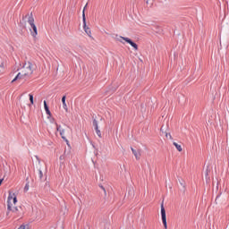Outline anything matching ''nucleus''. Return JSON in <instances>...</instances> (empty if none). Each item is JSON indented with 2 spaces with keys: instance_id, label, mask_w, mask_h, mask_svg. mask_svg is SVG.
I'll return each instance as SVG.
<instances>
[{
  "instance_id": "f257e3e1",
  "label": "nucleus",
  "mask_w": 229,
  "mask_h": 229,
  "mask_svg": "<svg viewBox=\"0 0 229 229\" xmlns=\"http://www.w3.org/2000/svg\"><path fill=\"white\" fill-rule=\"evenodd\" d=\"M35 69H37V66L34 64L30 61L25 62L20 70V72L16 75L13 81H17V80L26 81V80H28V78L33 74Z\"/></svg>"
},
{
  "instance_id": "f03ea898",
  "label": "nucleus",
  "mask_w": 229,
  "mask_h": 229,
  "mask_svg": "<svg viewBox=\"0 0 229 229\" xmlns=\"http://www.w3.org/2000/svg\"><path fill=\"white\" fill-rule=\"evenodd\" d=\"M21 207H17V195L13 191H9V195L7 198V209L9 212H13L15 217L22 216L23 213Z\"/></svg>"
},
{
  "instance_id": "7ed1b4c3",
  "label": "nucleus",
  "mask_w": 229,
  "mask_h": 229,
  "mask_svg": "<svg viewBox=\"0 0 229 229\" xmlns=\"http://www.w3.org/2000/svg\"><path fill=\"white\" fill-rule=\"evenodd\" d=\"M55 126L56 130L60 132L62 139L66 142H69L67 137H71V135H72V131L69 127L64 129L61 125H58V123H55Z\"/></svg>"
},
{
  "instance_id": "20e7f679",
  "label": "nucleus",
  "mask_w": 229,
  "mask_h": 229,
  "mask_svg": "<svg viewBox=\"0 0 229 229\" xmlns=\"http://www.w3.org/2000/svg\"><path fill=\"white\" fill-rule=\"evenodd\" d=\"M28 23L30 24V34L32 37H37L38 35V31L37 30V25H35V19L33 16H30L28 20Z\"/></svg>"
},
{
  "instance_id": "39448f33",
  "label": "nucleus",
  "mask_w": 229,
  "mask_h": 229,
  "mask_svg": "<svg viewBox=\"0 0 229 229\" xmlns=\"http://www.w3.org/2000/svg\"><path fill=\"white\" fill-rule=\"evenodd\" d=\"M117 40L118 42H121V44H124V42H127V44H130V46H131V47H133L135 51L139 50V46L135 42L131 41L130 38H124L123 36H120ZM123 40H124V42Z\"/></svg>"
},
{
  "instance_id": "423d86ee",
  "label": "nucleus",
  "mask_w": 229,
  "mask_h": 229,
  "mask_svg": "<svg viewBox=\"0 0 229 229\" xmlns=\"http://www.w3.org/2000/svg\"><path fill=\"white\" fill-rule=\"evenodd\" d=\"M82 21L85 33H87L89 37H92V31L90 30V28L87 27V20L85 19V7L82 12Z\"/></svg>"
},
{
  "instance_id": "0eeeda50",
  "label": "nucleus",
  "mask_w": 229,
  "mask_h": 229,
  "mask_svg": "<svg viewBox=\"0 0 229 229\" xmlns=\"http://www.w3.org/2000/svg\"><path fill=\"white\" fill-rule=\"evenodd\" d=\"M161 219L164 228L167 229V216H165V208H164V204L161 205Z\"/></svg>"
},
{
  "instance_id": "6e6552de",
  "label": "nucleus",
  "mask_w": 229,
  "mask_h": 229,
  "mask_svg": "<svg viewBox=\"0 0 229 229\" xmlns=\"http://www.w3.org/2000/svg\"><path fill=\"white\" fill-rule=\"evenodd\" d=\"M93 126L95 128V131H96V133H97L98 137L101 138V131L99 130V125L98 124L97 120L93 121Z\"/></svg>"
},
{
  "instance_id": "1a4fd4ad",
  "label": "nucleus",
  "mask_w": 229,
  "mask_h": 229,
  "mask_svg": "<svg viewBox=\"0 0 229 229\" xmlns=\"http://www.w3.org/2000/svg\"><path fill=\"white\" fill-rule=\"evenodd\" d=\"M132 151V154L134 155L136 160H140V149L135 150L133 148H131Z\"/></svg>"
},
{
  "instance_id": "9d476101",
  "label": "nucleus",
  "mask_w": 229,
  "mask_h": 229,
  "mask_svg": "<svg viewBox=\"0 0 229 229\" xmlns=\"http://www.w3.org/2000/svg\"><path fill=\"white\" fill-rule=\"evenodd\" d=\"M66 97L64 96L62 98V103H63V108L65 110V112L69 111V108L67 107V103H65Z\"/></svg>"
},
{
  "instance_id": "9b49d317",
  "label": "nucleus",
  "mask_w": 229,
  "mask_h": 229,
  "mask_svg": "<svg viewBox=\"0 0 229 229\" xmlns=\"http://www.w3.org/2000/svg\"><path fill=\"white\" fill-rule=\"evenodd\" d=\"M44 108H45L46 114L47 115H51V111H49V106H47V102H46V100L44 101Z\"/></svg>"
},
{
  "instance_id": "f8f14e48",
  "label": "nucleus",
  "mask_w": 229,
  "mask_h": 229,
  "mask_svg": "<svg viewBox=\"0 0 229 229\" xmlns=\"http://www.w3.org/2000/svg\"><path fill=\"white\" fill-rule=\"evenodd\" d=\"M10 176V169H6L5 170V173H4V178L1 179V182L3 183V181L4 180V178H8Z\"/></svg>"
},
{
  "instance_id": "ddd939ff",
  "label": "nucleus",
  "mask_w": 229,
  "mask_h": 229,
  "mask_svg": "<svg viewBox=\"0 0 229 229\" xmlns=\"http://www.w3.org/2000/svg\"><path fill=\"white\" fill-rule=\"evenodd\" d=\"M174 146L176 148L177 151H183V148H182V145H179L178 143L176 142H174Z\"/></svg>"
},
{
  "instance_id": "4468645a",
  "label": "nucleus",
  "mask_w": 229,
  "mask_h": 229,
  "mask_svg": "<svg viewBox=\"0 0 229 229\" xmlns=\"http://www.w3.org/2000/svg\"><path fill=\"white\" fill-rule=\"evenodd\" d=\"M18 229H30V225L22 224Z\"/></svg>"
},
{
  "instance_id": "2eb2a0df",
  "label": "nucleus",
  "mask_w": 229,
  "mask_h": 229,
  "mask_svg": "<svg viewBox=\"0 0 229 229\" xmlns=\"http://www.w3.org/2000/svg\"><path fill=\"white\" fill-rule=\"evenodd\" d=\"M29 98H30V105H34L35 102L33 101V95L30 94Z\"/></svg>"
},
{
  "instance_id": "dca6fc26",
  "label": "nucleus",
  "mask_w": 229,
  "mask_h": 229,
  "mask_svg": "<svg viewBox=\"0 0 229 229\" xmlns=\"http://www.w3.org/2000/svg\"><path fill=\"white\" fill-rule=\"evenodd\" d=\"M38 177L40 180H42V178H44V174L42 173V170H38Z\"/></svg>"
},
{
  "instance_id": "f3484780",
  "label": "nucleus",
  "mask_w": 229,
  "mask_h": 229,
  "mask_svg": "<svg viewBox=\"0 0 229 229\" xmlns=\"http://www.w3.org/2000/svg\"><path fill=\"white\" fill-rule=\"evenodd\" d=\"M30 191V183H26L25 187H24V191L28 192Z\"/></svg>"
},
{
  "instance_id": "a211bd4d",
  "label": "nucleus",
  "mask_w": 229,
  "mask_h": 229,
  "mask_svg": "<svg viewBox=\"0 0 229 229\" xmlns=\"http://www.w3.org/2000/svg\"><path fill=\"white\" fill-rule=\"evenodd\" d=\"M165 137L167 138V137H170L171 138V134L170 133H166L165 134Z\"/></svg>"
},
{
  "instance_id": "6ab92c4d",
  "label": "nucleus",
  "mask_w": 229,
  "mask_h": 229,
  "mask_svg": "<svg viewBox=\"0 0 229 229\" xmlns=\"http://www.w3.org/2000/svg\"><path fill=\"white\" fill-rule=\"evenodd\" d=\"M146 4H149V0H147Z\"/></svg>"
},
{
  "instance_id": "aec40b11",
  "label": "nucleus",
  "mask_w": 229,
  "mask_h": 229,
  "mask_svg": "<svg viewBox=\"0 0 229 229\" xmlns=\"http://www.w3.org/2000/svg\"><path fill=\"white\" fill-rule=\"evenodd\" d=\"M161 131H164V127H161Z\"/></svg>"
},
{
  "instance_id": "412c9836",
  "label": "nucleus",
  "mask_w": 229,
  "mask_h": 229,
  "mask_svg": "<svg viewBox=\"0 0 229 229\" xmlns=\"http://www.w3.org/2000/svg\"><path fill=\"white\" fill-rule=\"evenodd\" d=\"M0 186H1V179H0Z\"/></svg>"
}]
</instances>
